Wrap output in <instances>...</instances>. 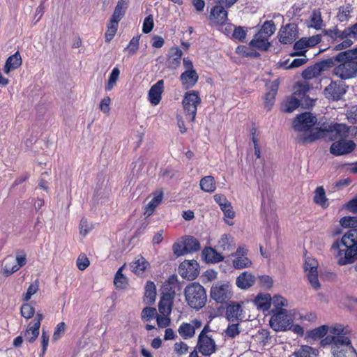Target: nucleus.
Here are the masks:
<instances>
[{
  "mask_svg": "<svg viewBox=\"0 0 357 357\" xmlns=\"http://www.w3.org/2000/svg\"><path fill=\"white\" fill-rule=\"evenodd\" d=\"M337 63L333 75L340 80H347L357 77V47L339 52L334 56Z\"/></svg>",
  "mask_w": 357,
  "mask_h": 357,
  "instance_id": "7ed1b4c3",
  "label": "nucleus"
},
{
  "mask_svg": "<svg viewBox=\"0 0 357 357\" xmlns=\"http://www.w3.org/2000/svg\"><path fill=\"white\" fill-rule=\"evenodd\" d=\"M197 353L208 357L217 352L218 347L213 337H198L196 345Z\"/></svg>",
  "mask_w": 357,
  "mask_h": 357,
  "instance_id": "f8f14e48",
  "label": "nucleus"
},
{
  "mask_svg": "<svg viewBox=\"0 0 357 357\" xmlns=\"http://www.w3.org/2000/svg\"><path fill=\"white\" fill-rule=\"evenodd\" d=\"M21 315L25 319L31 318L35 313V308L30 303H24L20 307Z\"/></svg>",
  "mask_w": 357,
  "mask_h": 357,
  "instance_id": "8fccbe9b",
  "label": "nucleus"
},
{
  "mask_svg": "<svg viewBox=\"0 0 357 357\" xmlns=\"http://www.w3.org/2000/svg\"><path fill=\"white\" fill-rule=\"evenodd\" d=\"M321 41V36L316 34L310 37H303L296 42L294 45L295 52L291 54V56H304L309 47H313Z\"/></svg>",
  "mask_w": 357,
  "mask_h": 357,
  "instance_id": "9b49d317",
  "label": "nucleus"
},
{
  "mask_svg": "<svg viewBox=\"0 0 357 357\" xmlns=\"http://www.w3.org/2000/svg\"><path fill=\"white\" fill-rule=\"evenodd\" d=\"M342 331H343L342 328H333L332 329L331 332L333 334H336L337 335L336 336L331 335H326L324 339H322L321 340V345L322 347H326V346L330 345L331 347L332 348V346H333L335 341H337V342L340 341L338 337H339V335H341Z\"/></svg>",
  "mask_w": 357,
  "mask_h": 357,
  "instance_id": "ea45409f",
  "label": "nucleus"
},
{
  "mask_svg": "<svg viewBox=\"0 0 357 357\" xmlns=\"http://www.w3.org/2000/svg\"><path fill=\"white\" fill-rule=\"evenodd\" d=\"M202 256L207 263H218L223 260V257L211 247L202 250Z\"/></svg>",
  "mask_w": 357,
  "mask_h": 357,
  "instance_id": "2f4dec72",
  "label": "nucleus"
},
{
  "mask_svg": "<svg viewBox=\"0 0 357 357\" xmlns=\"http://www.w3.org/2000/svg\"><path fill=\"white\" fill-rule=\"evenodd\" d=\"M144 290V303L147 305L153 304L156 298V288L154 282L152 281L146 282Z\"/></svg>",
  "mask_w": 357,
  "mask_h": 357,
  "instance_id": "c756f323",
  "label": "nucleus"
},
{
  "mask_svg": "<svg viewBox=\"0 0 357 357\" xmlns=\"http://www.w3.org/2000/svg\"><path fill=\"white\" fill-rule=\"evenodd\" d=\"M140 36H134L130 41L126 50H128L130 54H134L139 49Z\"/></svg>",
  "mask_w": 357,
  "mask_h": 357,
  "instance_id": "4d7b16f0",
  "label": "nucleus"
},
{
  "mask_svg": "<svg viewBox=\"0 0 357 357\" xmlns=\"http://www.w3.org/2000/svg\"><path fill=\"white\" fill-rule=\"evenodd\" d=\"M227 15L225 7L216 4L211 10L209 20L215 24L223 25L227 21Z\"/></svg>",
  "mask_w": 357,
  "mask_h": 357,
  "instance_id": "6ab92c4d",
  "label": "nucleus"
},
{
  "mask_svg": "<svg viewBox=\"0 0 357 357\" xmlns=\"http://www.w3.org/2000/svg\"><path fill=\"white\" fill-rule=\"evenodd\" d=\"M198 264L196 261H184L178 266V273L185 279L193 280L199 275Z\"/></svg>",
  "mask_w": 357,
  "mask_h": 357,
  "instance_id": "dca6fc26",
  "label": "nucleus"
},
{
  "mask_svg": "<svg viewBox=\"0 0 357 357\" xmlns=\"http://www.w3.org/2000/svg\"><path fill=\"white\" fill-rule=\"evenodd\" d=\"M347 116L351 123H357V105H353L349 108L347 112Z\"/></svg>",
  "mask_w": 357,
  "mask_h": 357,
  "instance_id": "774afa93",
  "label": "nucleus"
},
{
  "mask_svg": "<svg viewBox=\"0 0 357 357\" xmlns=\"http://www.w3.org/2000/svg\"><path fill=\"white\" fill-rule=\"evenodd\" d=\"M79 270L84 271L90 265L89 258L85 255H80L76 261Z\"/></svg>",
  "mask_w": 357,
  "mask_h": 357,
  "instance_id": "e2e57ef3",
  "label": "nucleus"
},
{
  "mask_svg": "<svg viewBox=\"0 0 357 357\" xmlns=\"http://www.w3.org/2000/svg\"><path fill=\"white\" fill-rule=\"evenodd\" d=\"M4 266L3 268V275L8 277L12 275L13 273L17 272L19 268L13 260L12 257H8L3 261Z\"/></svg>",
  "mask_w": 357,
  "mask_h": 357,
  "instance_id": "a19ab883",
  "label": "nucleus"
},
{
  "mask_svg": "<svg viewBox=\"0 0 357 357\" xmlns=\"http://www.w3.org/2000/svg\"><path fill=\"white\" fill-rule=\"evenodd\" d=\"M322 32L324 36L331 38L333 42L342 41L333 47V50L335 51L347 50L351 47L354 41L351 38H353V36L356 35V32L353 31L351 26L342 31L337 26H334L331 29H324Z\"/></svg>",
  "mask_w": 357,
  "mask_h": 357,
  "instance_id": "423d86ee",
  "label": "nucleus"
},
{
  "mask_svg": "<svg viewBox=\"0 0 357 357\" xmlns=\"http://www.w3.org/2000/svg\"><path fill=\"white\" fill-rule=\"evenodd\" d=\"M126 266V264L125 263L118 269L115 274L114 284L116 288L124 289L128 284V278L123 274V271Z\"/></svg>",
  "mask_w": 357,
  "mask_h": 357,
  "instance_id": "4c0bfd02",
  "label": "nucleus"
},
{
  "mask_svg": "<svg viewBox=\"0 0 357 357\" xmlns=\"http://www.w3.org/2000/svg\"><path fill=\"white\" fill-rule=\"evenodd\" d=\"M200 103L201 98L197 91H192L185 94L182 104L185 114L189 121H195L197 106L200 105Z\"/></svg>",
  "mask_w": 357,
  "mask_h": 357,
  "instance_id": "1a4fd4ad",
  "label": "nucleus"
},
{
  "mask_svg": "<svg viewBox=\"0 0 357 357\" xmlns=\"http://www.w3.org/2000/svg\"><path fill=\"white\" fill-rule=\"evenodd\" d=\"M335 62H336L334 60V57L330 58L326 60H324L321 62H319L317 64L320 73H321L324 71L327 70L328 69L335 66Z\"/></svg>",
  "mask_w": 357,
  "mask_h": 357,
  "instance_id": "5fc2aeb1",
  "label": "nucleus"
},
{
  "mask_svg": "<svg viewBox=\"0 0 357 357\" xmlns=\"http://www.w3.org/2000/svg\"><path fill=\"white\" fill-rule=\"evenodd\" d=\"M164 91L163 79L158 80L153 84L149 91L148 97L150 102L153 105H158L162 98V93Z\"/></svg>",
  "mask_w": 357,
  "mask_h": 357,
  "instance_id": "aec40b11",
  "label": "nucleus"
},
{
  "mask_svg": "<svg viewBox=\"0 0 357 357\" xmlns=\"http://www.w3.org/2000/svg\"><path fill=\"white\" fill-rule=\"evenodd\" d=\"M268 40V38L257 33L255 34L254 38L250 42L249 45L252 48L266 51L270 47V43Z\"/></svg>",
  "mask_w": 357,
  "mask_h": 357,
  "instance_id": "473e14b6",
  "label": "nucleus"
},
{
  "mask_svg": "<svg viewBox=\"0 0 357 357\" xmlns=\"http://www.w3.org/2000/svg\"><path fill=\"white\" fill-rule=\"evenodd\" d=\"M309 84L306 82L303 83H298L294 88V91L293 94L300 98L305 96L306 93L309 91Z\"/></svg>",
  "mask_w": 357,
  "mask_h": 357,
  "instance_id": "864d4df0",
  "label": "nucleus"
},
{
  "mask_svg": "<svg viewBox=\"0 0 357 357\" xmlns=\"http://www.w3.org/2000/svg\"><path fill=\"white\" fill-rule=\"evenodd\" d=\"M246 31L242 26H236L234 28L232 38L239 42H243L246 37Z\"/></svg>",
  "mask_w": 357,
  "mask_h": 357,
  "instance_id": "052dcab7",
  "label": "nucleus"
},
{
  "mask_svg": "<svg viewBox=\"0 0 357 357\" xmlns=\"http://www.w3.org/2000/svg\"><path fill=\"white\" fill-rule=\"evenodd\" d=\"M120 75V70L118 68H114L109 75L108 82L105 85V90L107 91H111L116 84V82Z\"/></svg>",
  "mask_w": 357,
  "mask_h": 357,
  "instance_id": "49530a36",
  "label": "nucleus"
},
{
  "mask_svg": "<svg viewBox=\"0 0 357 357\" xmlns=\"http://www.w3.org/2000/svg\"><path fill=\"white\" fill-rule=\"evenodd\" d=\"M273 304L275 307L274 312H278L280 308L287 305V301L281 296H274L273 299Z\"/></svg>",
  "mask_w": 357,
  "mask_h": 357,
  "instance_id": "69168bd1",
  "label": "nucleus"
},
{
  "mask_svg": "<svg viewBox=\"0 0 357 357\" xmlns=\"http://www.w3.org/2000/svg\"><path fill=\"white\" fill-rule=\"evenodd\" d=\"M176 256L192 253L200 250L199 241L192 236H185L181 241L175 242L172 246Z\"/></svg>",
  "mask_w": 357,
  "mask_h": 357,
  "instance_id": "6e6552de",
  "label": "nucleus"
},
{
  "mask_svg": "<svg viewBox=\"0 0 357 357\" xmlns=\"http://www.w3.org/2000/svg\"><path fill=\"white\" fill-rule=\"evenodd\" d=\"M199 79L196 70H185L181 73L180 79L185 89L191 88L195 85Z\"/></svg>",
  "mask_w": 357,
  "mask_h": 357,
  "instance_id": "bb28decb",
  "label": "nucleus"
},
{
  "mask_svg": "<svg viewBox=\"0 0 357 357\" xmlns=\"http://www.w3.org/2000/svg\"><path fill=\"white\" fill-rule=\"evenodd\" d=\"M157 315L156 309L151 307H146L143 309L141 316L142 319L147 321Z\"/></svg>",
  "mask_w": 357,
  "mask_h": 357,
  "instance_id": "13d9d810",
  "label": "nucleus"
},
{
  "mask_svg": "<svg viewBox=\"0 0 357 357\" xmlns=\"http://www.w3.org/2000/svg\"><path fill=\"white\" fill-rule=\"evenodd\" d=\"M153 198L145 207L144 214L147 216L151 215L155 208L162 203L164 192L162 189H158L152 192Z\"/></svg>",
  "mask_w": 357,
  "mask_h": 357,
  "instance_id": "5701e85b",
  "label": "nucleus"
},
{
  "mask_svg": "<svg viewBox=\"0 0 357 357\" xmlns=\"http://www.w3.org/2000/svg\"><path fill=\"white\" fill-rule=\"evenodd\" d=\"M40 324L30 322L24 333V336L27 342L33 343L39 335Z\"/></svg>",
  "mask_w": 357,
  "mask_h": 357,
  "instance_id": "c85d7f7f",
  "label": "nucleus"
},
{
  "mask_svg": "<svg viewBox=\"0 0 357 357\" xmlns=\"http://www.w3.org/2000/svg\"><path fill=\"white\" fill-rule=\"evenodd\" d=\"M178 287V281L176 275H170L161 287V297L158 305L160 313L169 314L171 312L176 289Z\"/></svg>",
  "mask_w": 357,
  "mask_h": 357,
  "instance_id": "20e7f679",
  "label": "nucleus"
},
{
  "mask_svg": "<svg viewBox=\"0 0 357 357\" xmlns=\"http://www.w3.org/2000/svg\"><path fill=\"white\" fill-rule=\"evenodd\" d=\"M247 253L248 250L244 248L239 247L237 249L236 252V257L233 261V266L235 268L243 269L251 266L252 261L246 257Z\"/></svg>",
  "mask_w": 357,
  "mask_h": 357,
  "instance_id": "4be33fe9",
  "label": "nucleus"
},
{
  "mask_svg": "<svg viewBox=\"0 0 357 357\" xmlns=\"http://www.w3.org/2000/svg\"><path fill=\"white\" fill-rule=\"evenodd\" d=\"M272 298L269 294H259L255 300L257 307L263 311L268 310L271 305Z\"/></svg>",
  "mask_w": 357,
  "mask_h": 357,
  "instance_id": "e433bc0d",
  "label": "nucleus"
},
{
  "mask_svg": "<svg viewBox=\"0 0 357 357\" xmlns=\"http://www.w3.org/2000/svg\"><path fill=\"white\" fill-rule=\"evenodd\" d=\"M279 40L283 44H291L298 37V27L294 23L282 26L278 32Z\"/></svg>",
  "mask_w": 357,
  "mask_h": 357,
  "instance_id": "f3484780",
  "label": "nucleus"
},
{
  "mask_svg": "<svg viewBox=\"0 0 357 357\" xmlns=\"http://www.w3.org/2000/svg\"><path fill=\"white\" fill-rule=\"evenodd\" d=\"M352 12L351 6L348 4L347 6H341L337 15V20L340 22H344L349 20L350 14Z\"/></svg>",
  "mask_w": 357,
  "mask_h": 357,
  "instance_id": "a18cd8bd",
  "label": "nucleus"
},
{
  "mask_svg": "<svg viewBox=\"0 0 357 357\" xmlns=\"http://www.w3.org/2000/svg\"><path fill=\"white\" fill-rule=\"evenodd\" d=\"M201 189L207 192H213L216 189V184L214 178L212 176L203 177L199 183Z\"/></svg>",
  "mask_w": 357,
  "mask_h": 357,
  "instance_id": "58836bf2",
  "label": "nucleus"
},
{
  "mask_svg": "<svg viewBox=\"0 0 357 357\" xmlns=\"http://www.w3.org/2000/svg\"><path fill=\"white\" fill-rule=\"evenodd\" d=\"M22 63V57L19 52H16L14 54L10 56L5 63L3 71L8 74L11 70L18 68Z\"/></svg>",
  "mask_w": 357,
  "mask_h": 357,
  "instance_id": "cd10ccee",
  "label": "nucleus"
},
{
  "mask_svg": "<svg viewBox=\"0 0 357 357\" xmlns=\"http://www.w3.org/2000/svg\"><path fill=\"white\" fill-rule=\"evenodd\" d=\"M313 202L317 205L326 208L329 206L328 199L326 196V192L323 186L317 187L314 190Z\"/></svg>",
  "mask_w": 357,
  "mask_h": 357,
  "instance_id": "7c9ffc66",
  "label": "nucleus"
},
{
  "mask_svg": "<svg viewBox=\"0 0 357 357\" xmlns=\"http://www.w3.org/2000/svg\"><path fill=\"white\" fill-rule=\"evenodd\" d=\"M319 75H321V73L317 64L307 68L302 73V76L305 79H311L314 77H319Z\"/></svg>",
  "mask_w": 357,
  "mask_h": 357,
  "instance_id": "09e8293b",
  "label": "nucleus"
},
{
  "mask_svg": "<svg viewBox=\"0 0 357 357\" xmlns=\"http://www.w3.org/2000/svg\"><path fill=\"white\" fill-rule=\"evenodd\" d=\"M273 314L270 319V326L275 331H284L293 326V318L288 314L287 310L280 308L278 312L272 310Z\"/></svg>",
  "mask_w": 357,
  "mask_h": 357,
  "instance_id": "0eeeda50",
  "label": "nucleus"
},
{
  "mask_svg": "<svg viewBox=\"0 0 357 357\" xmlns=\"http://www.w3.org/2000/svg\"><path fill=\"white\" fill-rule=\"evenodd\" d=\"M339 342L335 341L331 348V353L334 357H343L345 355L347 347L351 344L349 338L345 335H339Z\"/></svg>",
  "mask_w": 357,
  "mask_h": 357,
  "instance_id": "412c9836",
  "label": "nucleus"
},
{
  "mask_svg": "<svg viewBox=\"0 0 357 357\" xmlns=\"http://www.w3.org/2000/svg\"><path fill=\"white\" fill-rule=\"evenodd\" d=\"M328 326L326 325L317 327L310 332V336L314 339L324 337L328 333Z\"/></svg>",
  "mask_w": 357,
  "mask_h": 357,
  "instance_id": "3c124183",
  "label": "nucleus"
},
{
  "mask_svg": "<svg viewBox=\"0 0 357 357\" xmlns=\"http://www.w3.org/2000/svg\"><path fill=\"white\" fill-rule=\"evenodd\" d=\"M231 286L228 283L218 282L212 285L210 295L218 303H225L232 296Z\"/></svg>",
  "mask_w": 357,
  "mask_h": 357,
  "instance_id": "9d476101",
  "label": "nucleus"
},
{
  "mask_svg": "<svg viewBox=\"0 0 357 357\" xmlns=\"http://www.w3.org/2000/svg\"><path fill=\"white\" fill-rule=\"evenodd\" d=\"M325 135H298L295 142L299 145H307L321 139Z\"/></svg>",
  "mask_w": 357,
  "mask_h": 357,
  "instance_id": "c03bdc74",
  "label": "nucleus"
},
{
  "mask_svg": "<svg viewBox=\"0 0 357 357\" xmlns=\"http://www.w3.org/2000/svg\"><path fill=\"white\" fill-rule=\"evenodd\" d=\"M184 295L188 306L195 310H199L204 307L207 301L204 287L196 282H191L185 287Z\"/></svg>",
  "mask_w": 357,
  "mask_h": 357,
  "instance_id": "39448f33",
  "label": "nucleus"
},
{
  "mask_svg": "<svg viewBox=\"0 0 357 357\" xmlns=\"http://www.w3.org/2000/svg\"><path fill=\"white\" fill-rule=\"evenodd\" d=\"M306 274H307V280H308L310 284H311V286L315 289H319L320 287V283H319V279H318L317 271L314 269L313 273H307Z\"/></svg>",
  "mask_w": 357,
  "mask_h": 357,
  "instance_id": "bf43d9fd",
  "label": "nucleus"
},
{
  "mask_svg": "<svg viewBox=\"0 0 357 357\" xmlns=\"http://www.w3.org/2000/svg\"><path fill=\"white\" fill-rule=\"evenodd\" d=\"M202 322L197 319H192L190 323L183 322L178 328V333L183 340H189L195 335L196 329L201 328Z\"/></svg>",
  "mask_w": 357,
  "mask_h": 357,
  "instance_id": "2eb2a0df",
  "label": "nucleus"
},
{
  "mask_svg": "<svg viewBox=\"0 0 357 357\" xmlns=\"http://www.w3.org/2000/svg\"><path fill=\"white\" fill-rule=\"evenodd\" d=\"M314 126H317L316 128L319 132L323 133L348 134L349 132V128L344 123L321 121L317 122L316 116L310 112H304L298 115L293 122L294 128L298 132L307 131Z\"/></svg>",
  "mask_w": 357,
  "mask_h": 357,
  "instance_id": "f257e3e1",
  "label": "nucleus"
},
{
  "mask_svg": "<svg viewBox=\"0 0 357 357\" xmlns=\"http://www.w3.org/2000/svg\"><path fill=\"white\" fill-rule=\"evenodd\" d=\"M183 52L178 47H173L170 50L169 55L167 59L168 66L176 68L178 66Z\"/></svg>",
  "mask_w": 357,
  "mask_h": 357,
  "instance_id": "f704fd0d",
  "label": "nucleus"
},
{
  "mask_svg": "<svg viewBox=\"0 0 357 357\" xmlns=\"http://www.w3.org/2000/svg\"><path fill=\"white\" fill-rule=\"evenodd\" d=\"M332 249L337 250L336 257L340 266L352 264L357 260V228L349 229L332 245Z\"/></svg>",
  "mask_w": 357,
  "mask_h": 357,
  "instance_id": "f03ea898",
  "label": "nucleus"
},
{
  "mask_svg": "<svg viewBox=\"0 0 357 357\" xmlns=\"http://www.w3.org/2000/svg\"><path fill=\"white\" fill-rule=\"evenodd\" d=\"M275 31V24L272 20H270L266 21L264 23L261 29L258 31V33L266 37L267 38H269V37H271L274 33Z\"/></svg>",
  "mask_w": 357,
  "mask_h": 357,
  "instance_id": "37998d69",
  "label": "nucleus"
},
{
  "mask_svg": "<svg viewBox=\"0 0 357 357\" xmlns=\"http://www.w3.org/2000/svg\"><path fill=\"white\" fill-rule=\"evenodd\" d=\"M347 86L339 81H332L324 91L326 98L333 100H339L346 93Z\"/></svg>",
  "mask_w": 357,
  "mask_h": 357,
  "instance_id": "ddd939ff",
  "label": "nucleus"
},
{
  "mask_svg": "<svg viewBox=\"0 0 357 357\" xmlns=\"http://www.w3.org/2000/svg\"><path fill=\"white\" fill-rule=\"evenodd\" d=\"M130 271L136 275L143 277L146 271L151 268L150 263L141 255L130 264Z\"/></svg>",
  "mask_w": 357,
  "mask_h": 357,
  "instance_id": "a211bd4d",
  "label": "nucleus"
},
{
  "mask_svg": "<svg viewBox=\"0 0 357 357\" xmlns=\"http://www.w3.org/2000/svg\"><path fill=\"white\" fill-rule=\"evenodd\" d=\"M154 23H153V18L151 15L147 16L145 17L143 26H142V31L144 33H149L151 32L153 28Z\"/></svg>",
  "mask_w": 357,
  "mask_h": 357,
  "instance_id": "0e129e2a",
  "label": "nucleus"
},
{
  "mask_svg": "<svg viewBox=\"0 0 357 357\" xmlns=\"http://www.w3.org/2000/svg\"><path fill=\"white\" fill-rule=\"evenodd\" d=\"M258 337L259 342L262 343L263 345H266L271 339L270 332L267 329L262 328L258 331Z\"/></svg>",
  "mask_w": 357,
  "mask_h": 357,
  "instance_id": "338daca9",
  "label": "nucleus"
},
{
  "mask_svg": "<svg viewBox=\"0 0 357 357\" xmlns=\"http://www.w3.org/2000/svg\"><path fill=\"white\" fill-rule=\"evenodd\" d=\"M356 148V144L351 140L341 139L331 145L330 152L335 156L346 155L351 153Z\"/></svg>",
  "mask_w": 357,
  "mask_h": 357,
  "instance_id": "4468645a",
  "label": "nucleus"
},
{
  "mask_svg": "<svg viewBox=\"0 0 357 357\" xmlns=\"http://www.w3.org/2000/svg\"><path fill=\"white\" fill-rule=\"evenodd\" d=\"M66 328V324L64 322L59 323L55 329L52 336L53 341H56L61 337L62 335L65 333Z\"/></svg>",
  "mask_w": 357,
  "mask_h": 357,
  "instance_id": "680f3d73",
  "label": "nucleus"
},
{
  "mask_svg": "<svg viewBox=\"0 0 357 357\" xmlns=\"http://www.w3.org/2000/svg\"><path fill=\"white\" fill-rule=\"evenodd\" d=\"M279 87V81L278 79L272 82L268 86V91L264 96V107L267 111H270L275 103V95Z\"/></svg>",
  "mask_w": 357,
  "mask_h": 357,
  "instance_id": "393cba45",
  "label": "nucleus"
},
{
  "mask_svg": "<svg viewBox=\"0 0 357 357\" xmlns=\"http://www.w3.org/2000/svg\"><path fill=\"white\" fill-rule=\"evenodd\" d=\"M255 277L248 271L241 273L236 280L237 287L241 289H248L255 283Z\"/></svg>",
  "mask_w": 357,
  "mask_h": 357,
  "instance_id": "a878e982",
  "label": "nucleus"
},
{
  "mask_svg": "<svg viewBox=\"0 0 357 357\" xmlns=\"http://www.w3.org/2000/svg\"><path fill=\"white\" fill-rule=\"evenodd\" d=\"M119 22L113 21V20L110 19L109 24L108 25L107 30L105 33L106 41L109 42L114 38L119 26Z\"/></svg>",
  "mask_w": 357,
  "mask_h": 357,
  "instance_id": "de8ad7c7",
  "label": "nucleus"
},
{
  "mask_svg": "<svg viewBox=\"0 0 357 357\" xmlns=\"http://www.w3.org/2000/svg\"><path fill=\"white\" fill-rule=\"evenodd\" d=\"M308 27L313 28L316 30L321 29L324 26V22L321 17V13L319 10H313L307 24Z\"/></svg>",
  "mask_w": 357,
  "mask_h": 357,
  "instance_id": "c9c22d12",
  "label": "nucleus"
},
{
  "mask_svg": "<svg viewBox=\"0 0 357 357\" xmlns=\"http://www.w3.org/2000/svg\"><path fill=\"white\" fill-rule=\"evenodd\" d=\"M313 349L310 346H303L295 352V357H313Z\"/></svg>",
  "mask_w": 357,
  "mask_h": 357,
  "instance_id": "6e6d98bb",
  "label": "nucleus"
},
{
  "mask_svg": "<svg viewBox=\"0 0 357 357\" xmlns=\"http://www.w3.org/2000/svg\"><path fill=\"white\" fill-rule=\"evenodd\" d=\"M340 223L344 227H350L351 229H357V217H343L340 220Z\"/></svg>",
  "mask_w": 357,
  "mask_h": 357,
  "instance_id": "603ef678",
  "label": "nucleus"
},
{
  "mask_svg": "<svg viewBox=\"0 0 357 357\" xmlns=\"http://www.w3.org/2000/svg\"><path fill=\"white\" fill-rule=\"evenodd\" d=\"M226 317L231 322L241 321L243 319L242 306L235 303L229 304L226 308Z\"/></svg>",
  "mask_w": 357,
  "mask_h": 357,
  "instance_id": "b1692460",
  "label": "nucleus"
},
{
  "mask_svg": "<svg viewBox=\"0 0 357 357\" xmlns=\"http://www.w3.org/2000/svg\"><path fill=\"white\" fill-rule=\"evenodd\" d=\"M301 106V100L296 96L293 94L289 97L287 102L282 105V110L285 112H292L296 108Z\"/></svg>",
  "mask_w": 357,
  "mask_h": 357,
  "instance_id": "79ce46f5",
  "label": "nucleus"
},
{
  "mask_svg": "<svg viewBox=\"0 0 357 357\" xmlns=\"http://www.w3.org/2000/svg\"><path fill=\"white\" fill-rule=\"evenodd\" d=\"M128 5V0H119L112 15L111 20L119 22L124 16Z\"/></svg>",
  "mask_w": 357,
  "mask_h": 357,
  "instance_id": "72a5a7b5",
  "label": "nucleus"
}]
</instances>
